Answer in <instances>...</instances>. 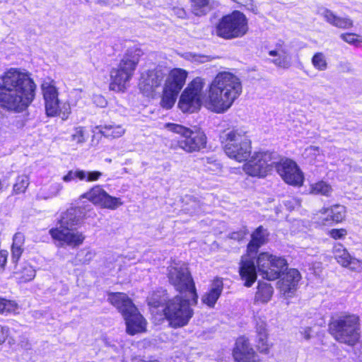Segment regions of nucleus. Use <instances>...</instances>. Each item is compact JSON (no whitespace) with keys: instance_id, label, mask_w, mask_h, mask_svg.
<instances>
[{"instance_id":"obj_1","label":"nucleus","mask_w":362,"mask_h":362,"mask_svg":"<svg viewBox=\"0 0 362 362\" xmlns=\"http://www.w3.org/2000/svg\"><path fill=\"white\" fill-rule=\"evenodd\" d=\"M37 84L31 74L11 67L0 76V107L21 113L28 110L36 97Z\"/></svg>"},{"instance_id":"obj_2","label":"nucleus","mask_w":362,"mask_h":362,"mask_svg":"<svg viewBox=\"0 0 362 362\" xmlns=\"http://www.w3.org/2000/svg\"><path fill=\"white\" fill-rule=\"evenodd\" d=\"M242 90V83L237 76L229 71L218 72L206 88L205 106L214 113H224L239 98Z\"/></svg>"},{"instance_id":"obj_3","label":"nucleus","mask_w":362,"mask_h":362,"mask_svg":"<svg viewBox=\"0 0 362 362\" xmlns=\"http://www.w3.org/2000/svg\"><path fill=\"white\" fill-rule=\"evenodd\" d=\"M143 55L142 49L136 46L125 51L117 66L110 71L109 90L116 93L127 91Z\"/></svg>"},{"instance_id":"obj_4","label":"nucleus","mask_w":362,"mask_h":362,"mask_svg":"<svg viewBox=\"0 0 362 362\" xmlns=\"http://www.w3.org/2000/svg\"><path fill=\"white\" fill-rule=\"evenodd\" d=\"M219 139L224 153L230 159L243 163L250 157L252 140L246 132L238 128H228L222 131Z\"/></svg>"},{"instance_id":"obj_5","label":"nucleus","mask_w":362,"mask_h":362,"mask_svg":"<svg viewBox=\"0 0 362 362\" xmlns=\"http://www.w3.org/2000/svg\"><path fill=\"white\" fill-rule=\"evenodd\" d=\"M165 128L173 133L180 135L177 141V147L188 154L203 152L208 146V137L201 127L193 129L179 124L168 122Z\"/></svg>"},{"instance_id":"obj_6","label":"nucleus","mask_w":362,"mask_h":362,"mask_svg":"<svg viewBox=\"0 0 362 362\" xmlns=\"http://www.w3.org/2000/svg\"><path fill=\"white\" fill-rule=\"evenodd\" d=\"M57 223L59 226L50 228L49 234L58 246L76 248L83 243L85 235L74 228L78 225V218L74 214L68 211L64 213Z\"/></svg>"},{"instance_id":"obj_7","label":"nucleus","mask_w":362,"mask_h":362,"mask_svg":"<svg viewBox=\"0 0 362 362\" xmlns=\"http://www.w3.org/2000/svg\"><path fill=\"white\" fill-rule=\"evenodd\" d=\"M191 305H193L191 298H185L181 295H176L166 300L163 305V314L168 325L173 329L187 325L194 315Z\"/></svg>"},{"instance_id":"obj_8","label":"nucleus","mask_w":362,"mask_h":362,"mask_svg":"<svg viewBox=\"0 0 362 362\" xmlns=\"http://www.w3.org/2000/svg\"><path fill=\"white\" fill-rule=\"evenodd\" d=\"M216 35L226 40L244 37L249 31L248 19L238 10L223 15L215 25Z\"/></svg>"},{"instance_id":"obj_9","label":"nucleus","mask_w":362,"mask_h":362,"mask_svg":"<svg viewBox=\"0 0 362 362\" xmlns=\"http://www.w3.org/2000/svg\"><path fill=\"white\" fill-rule=\"evenodd\" d=\"M329 332L339 342L355 345L360 339V320L356 315L339 317L329 324Z\"/></svg>"},{"instance_id":"obj_10","label":"nucleus","mask_w":362,"mask_h":362,"mask_svg":"<svg viewBox=\"0 0 362 362\" xmlns=\"http://www.w3.org/2000/svg\"><path fill=\"white\" fill-rule=\"evenodd\" d=\"M169 284L180 293H189L193 305L198 303V293L194 280L187 267L170 265L166 274Z\"/></svg>"},{"instance_id":"obj_11","label":"nucleus","mask_w":362,"mask_h":362,"mask_svg":"<svg viewBox=\"0 0 362 362\" xmlns=\"http://www.w3.org/2000/svg\"><path fill=\"white\" fill-rule=\"evenodd\" d=\"M188 72L182 68H173L164 79L161 100L160 104L162 107L171 109L177 99L179 93L184 87Z\"/></svg>"},{"instance_id":"obj_12","label":"nucleus","mask_w":362,"mask_h":362,"mask_svg":"<svg viewBox=\"0 0 362 362\" xmlns=\"http://www.w3.org/2000/svg\"><path fill=\"white\" fill-rule=\"evenodd\" d=\"M256 264L262 277L270 281L280 279L288 267V263L284 257L267 251L257 254Z\"/></svg>"},{"instance_id":"obj_13","label":"nucleus","mask_w":362,"mask_h":362,"mask_svg":"<svg viewBox=\"0 0 362 362\" xmlns=\"http://www.w3.org/2000/svg\"><path fill=\"white\" fill-rule=\"evenodd\" d=\"M274 153L269 151H257L245 161L243 170L249 176L259 178L265 177L269 174L274 164Z\"/></svg>"},{"instance_id":"obj_14","label":"nucleus","mask_w":362,"mask_h":362,"mask_svg":"<svg viewBox=\"0 0 362 362\" xmlns=\"http://www.w3.org/2000/svg\"><path fill=\"white\" fill-rule=\"evenodd\" d=\"M204 79L197 76L184 89L178 102V107L184 113H192L199 110L202 105V94Z\"/></svg>"},{"instance_id":"obj_15","label":"nucleus","mask_w":362,"mask_h":362,"mask_svg":"<svg viewBox=\"0 0 362 362\" xmlns=\"http://www.w3.org/2000/svg\"><path fill=\"white\" fill-rule=\"evenodd\" d=\"M41 91L45 102V113L48 117L61 116L63 119L67 118L70 114V107L62 110L59 99V91L56 82L52 78L45 79L41 85Z\"/></svg>"},{"instance_id":"obj_16","label":"nucleus","mask_w":362,"mask_h":362,"mask_svg":"<svg viewBox=\"0 0 362 362\" xmlns=\"http://www.w3.org/2000/svg\"><path fill=\"white\" fill-rule=\"evenodd\" d=\"M165 76V70L161 66L148 69L140 76L138 83L139 90L144 96L155 98L158 94V89L161 87Z\"/></svg>"},{"instance_id":"obj_17","label":"nucleus","mask_w":362,"mask_h":362,"mask_svg":"<svg viewBox=\"0 0 362 362\" xmlns=\"http://www.w3.org/2000/svg\"><path fill=\"white\" fill-rule=\"evenodd\" d=\"M274 168L286 184L294 187L303 185V174L293 160L282 158L274 164Z\"/></svg>"},{"instance_id":"obj_18","label":"nucleus","mask_w":362,"mask_h":362,"mask_svg":"<svg viewBox=\"0 0 362 362\" xmlns=\"http://www.w3.org/2000/svg\"><path fill=\"white\" fill-rule=\"evenodd\" d=\"M234 362H262L245 336L238 337L232 349Z\"/></svg>"},{"instance_id":"obj_19","label":"nucleus","mask_w":362,"mask_h":362,"mask_svg":"<svg viewBox=\"0 0 362 362\" xmlns=\"http://www.w3.org/2000/svg\"><path fill=\"white\" fill-rule=\"evenodd\" d=\"M258 269L256 264V257L243 255L238 263V274L244 286L250 288L257 279Z\"/></svg>"},{"instance_id":"obj_20","label":"nucleus","mask_w":362,"mask_h":362,"mask_svg":"<svg viewBox=\"0 0 362 362\" xmlns=\"http://www.w3.org/2000/svg\"><path fill=\"white\" fill-rule=\"evenodd\" d=\"M126 325V332L134 336L145 333L147 331V320L141 315L136 306H134L122 315Z\"/></svg>"},{"instance_id":"obj_21","label":"nucleus","mask_w":362,"mask_h":362,"mask_svg":"<svg viewBox=\"0 0 362 362\" xmlns=\"http://www.w3.org/2000/svg\"><path fill=\"white\" fill-rule=\"evenodd\" d=\"M256 337L254 351L261 358L260 355L273 356L274 344L270 341L267 324L264 322H257L255 325Z\"/></svg>"},{"instance_id":"obj_22","label":"nucleus","mask_w":362,"mask_h":362,"mask_svg":"<svg viewBox=\"0 0 362 362\" xmlns=\"http://www.w3.org/2000/svg\"><path fill=\"white\" fill-rule=\"evenodd\" d=\"M269 233L267 228L260 225L251 233L250 239L246 245L245 255L252 256L259 254V249L269 242Z\"/></svg>"},{"instance_id":"obj_23","label":"nucleus","mask_w":362,"mask_h":362,"mask_svg":"<svg viewBox=\"0 0 362 362\" xmlns=\"http://www.w3.org/2000/svg\"><path fill=\"white\" fill-rule=\"evenodd\" d=\"M301 275L296 269H287L279 279V288L284 296H291L297 289Z\"/></svg>"},{"instance_id":"obj_24","label":"nucleus","mask_w":362,"mask_h":362,"mask_svg":"<svg viewBox=\"0 0 362 362\" xmlns=\"http://www.w3.org/2000/svg\"><path fill=\"white\" fill-rule=\"evenodd\" d=\"M320 221L323 225L332 222L341 223L346 218V209L344 205L334 204L330 207H324L320 210Z\"/></svg>"},{"instance_id":"obj_25","label":"nucleus","mask_w":362,"mask_h":362,"mask_svg":"<svg viewBox=\"0 0 362 362\" xmlns=\"http://www.w3.org/2000/svg\"><path fill=\"white\" fill-rule=\"evenodd\" d=\"M103 176V173L98 170L85 171L81 169L69 170L63 175L62 180L66 183L76 181H85L93 182L98 181Z\"/></svg>"},{"instance_id":"obj_26","label":"nucleus","mask_w":362,"mask_h":362,"mask_svg":"<svg viewBox=\"0 0 362 362\" xmlns=\"http://www.w3.org/2000/svg\"><path fill=\"white\" fill-rule=\"evenodd\" d=\"M223 288V279L219 276L214 277L211 281V288L202 297V303L210 308H214L222 294Z\"/></svg>"},{"instance_id":"obj_27","label":"nucleus","mask_w":362,"mask_h":362,"mask_svg":"<svg viewBox=\"0 0 362 362\" xmlns=\"http://www.w3.org/2000/svg\"><path fill=\"white\" fill-rule=\"evenodd\" d=\"M107 301L111 305L115 307L122 315L136 306L132 299L129 298L127 293L123 292L107 293Z\"/></svg>"},{"instance_id":"obj_28","label":"nucleus","mask_w":362,"mask_h":362,"mask_svg":"<svg viewBox=\"0 0 362 362\" xmlns=\"http://www.w3.org/2000/svg\"><path fill=\"white\" fill-rule=\"evenodd\" d=\"M320 14L328 23L334 27L341 29H349L353 27L354 23L351 18L338 16L327 8L322 9Z\"/></svg>"},{"instance_id":"obj_29","label":"nucleus","mask_w":362,"mask_h":362,"mask_svg":"<svg viewBox=\"0 0 362 362\" xmlns=\"http://www.w3.org/2000/svg\"><path fill=\"white\" fill-rule=\"evenodd\" d=\"M21 307L16 300L0 296V315L4 316L18 315Z\"/></svg>"},{"instance_id":"obj_30","label":"nucleus","mask_w":362,"mask_h":362,"mask_svg":"<svg viewBox=\"0 0 362 362\" xmlns=\"http://www.w3.org/2000/svg\"><path fill=\"white\" fill-rule=\"evenodd\" d=\"M274 289L270 284L259 281L255 292V300L257 303H267L273 295Z\"/></svg>"},{"instance_id":"obj_31","label":"nucleus","mask_w":362,"mask_h":362,"mask_svg":"<svg viewBox=\"0 0 362 362\" xmlns=\"http://www.w3.org/2000/svg\"><path fill=\"white\" fill-rule=\"evenodd\" d=\"M106 193L100 186L95 185L91 187L88 192L82 194L80 196L81 199H87L94 204L100 205L103 197Z\"/></svg>"},{"instance_id":"obj_32","label":"nucleus","mask_w":362,"mask_h":362,"mask_svg":"<svg viewBox=\"0 0 362 362\" xmlns=\"http://www.w3.org/2000/svg\"><path fill=\"white\" fill-rule=\"evenodd\" d=\"M18 281L21 284L32 281L35 276V269L30 264L25 262L21 269L15 272Z\"/></svg>"},{"instance_id":"obj_33","label":"nucleus","mask_w":362,"mask_h":362,"mask_svg":"<svg viewBox=\"0 0 362 362\" xmlns=\"http://www.w3.org/2000/svg\"><path fill=\"white\" fill-rule=\"evenodd\" d=\"M192 13L196 16H203L211 10L210 0H190Z\"/></svg>"},{"instance_id":"obj_34","label":"nucleus","mask_w":362,"mask_h":362,"mask_svg":"<svg viewBox=\"0 0 362 362\" xmlns=\"http://www.w3.org/2000/svg\"><path fill=\"white\" fill-rule=\"evenodd\" d=\"M332 252L337 262L344 267H348V262L351 256L343 245L337 243L333 247Z\"/></svg>"},{"instance_id":"obj_35","label":"nucleus","mask_w":362,"mask_h":362,"mask_svg":"<svg viewBox=\"0 0 362 362\" xmlns=\"http://www.w3.org/2000/svg\"><path fill=\"white\" fill-rule=\"evenodd\" d=\"M30 185L29 177L25 174L19 175L16 177L15 182L13 185L11 195H18L24 194Z\"/></svg>"},{"instance_id":"obj_36","label":"nucleus","mask_w":362,"mask_h":362,"mask_svg":"<svg viewBox=\"0 0 362 362\" xmlns=\"http://www.w3.org/2000/svg\"><path fill=\"white\" fill-rule=\"evenodd\" d=\"M19 240V242L23 243V235L20 233H17L14 235L13 240L11 251V260L14 264H17L21 258V256L24 252V249L21 245H18L16 241Z\"/></svg>"},{"instance_id":"obj_37","label":"nucleus","mask_w":362,"mask_h":362,"mask_svg":"<svg viewBox=\"0 0 362 362\" xmlns=\"http://www.w3.org/2000/svg\"><path fill=\"white\" fill-rule=\"evenodd\" d=\"M100 132L107 139H117L124 134V129L120 125H103L100 127Z\"/></svg>"},{"instance_id":"obj_38","label":"nucleus","mask_w":362,"mask_h":362,"mask_svg":"<svg viewBox=\"0 0 362 362\" xmlns=\"http://www.w3.org/2000/svg\"><path fill=\"white\" fill-rule=\"evenodd\" d=\"M122 204V202L119 198L112 197L106 192L100 206L105 209L114 210Z\"/></svg>"},{"instance_id":"obj_39","label":"nucleus","mask_w":362,"mask_h":362,"mask_svg":"<svg viewBox=\"0 0 362 362\" xmlns=\"http://www.w3.org/2000/svg\"><path fill=\"white\" fill-rule=\"evenodd\" d=\"M340 38L349 45L358 47L362 43V37L354 33H341Z\"/></svg>"},{"instance_id":"obj_40","label":"nucleus","mask_w":362,"mask_h":362,"mask_svg":"<svg viewBox=\"0 0 362 362\" xmlns=\"http://www.w3.org/2000/svg\"><path fill=\"white\" fill-rule=\"evenodd\" d=\"M272 63L278 67L288 69L291 66V57L286 52H284V54H279L277 58L272 59Z\"/></svg>"},{"instance_id":"obj_41","label":"nucleus","mask_w":362,"mask_h":362,"mask_svg":"<svg viewBox=\"0 0 362 362\" xmlns=\"http://www.w3.org/2000/svg\"><path fill=\"white\" fill-rule=\"evenodd\" d=\"M347 234V230L345 228H333L327 231V235L334 240L344 239Z\"/></svg>"},{"instance_id":"obj_42","label":"nucleus","mask_w":362,"mask_h":362,"mask_svg":"<svg viewBox=\"0 0 362 362\" xmlns=\"http://www.w3.org/2000/svg\"><path fill=\"white\" fill-rule=\"evenodd\" d=\"M333 192V188L330 184L327 182H318V194L323 196L330 197Z\"/></svg>"},{"instance_id":"obj_43","label":"nucleus","mask_w":362,"mask_h":362,"mask_svg":"<svg viewBox=\"0 0 362 362\" xmlns=\"http://www.w3.org/2000/svg\"><path fill=\"white\" fill-rule=\"evenodd\" d=\"M202 160L205 168L204 170L206 172L215 171L219 168L218 163L212 158L206 157L203 158Z\"/></svg>"},{"instance_id":"obj_44","label":"nucleus","mask_w":362,"mask_h":362,"mask_svg":"<svg viewBox=\"0 0 362 362\" xmlns=\"http://www.w3.org/2000/svg\"><path fill=\"white\" fill-rule=\"evenodd\" d=\"M349 269L351 271L356 272H362V262L359 259L351 257V259L348 262Z\"/></svg>"},{"instance_id":"obj_45","label":"nucleus","mask_w":362,"mask_h":362,"mask_svg":"<svg viewBox=\"0 0 362 362\" xmlns=\"http://www.w3.org/2000/svg\"><path fill=\"white\" fill-rule=\"evenodd\" d=\"M72 139L74 141H76L78 143L84 141V128L83 127H77L74 129V133L72 134Z\"/></svg>"},{"instance_id":"obj_46","label":"nucleus","mask_w":362,"mask_h":362,"mask_svg":"<svg viewBox=\"0 0 362 362\" xmlns=\"http://www.w3.org/2000/svg\"><path fill=\"white\" fill-rule=\"evenodd\" d=\"M10 329L7 326L0 325V344L6 341L9 336Z\"/></svg>"},{"instance_id":"obj_47","label":"nucleus","mask_w":362,"mask_h":362,"mask_svg":"<svg viewBox=\"0 0 362 362\" xmlns=\"http://www.w3.org/2000/svg\"><path fill=\"white\" fill-rule=\"evenodd\" d=\"M8 258V252L5 250H0V270L5 269Z\"/></svg>"},{"instance_id":"obj_48","label":"nucleus","mask_w":362,"mask_h":362,"mask_svg":"<svg viewBox=\"0 0 362 362\" xmlns=\"http://www.w3.org/2000/svg\"><path fill=\"white\" fill-rule=\"evenodd\" d=\"M234 2L239 5V7L246 9H250L253 4L252 0H233Z\"/></svg>"},{"instance_id":"obj_49","label":"nucleus","mask_w":362,"mask_h":362,"mask_svg":"<svg viewBox=\"0 0 362 362\" xmlns=\"http://www.w3.org/2000/svg\"><path fill=\"white\" fill-rule=\"evenodd\" d=\"M327 66V64L325 57L321 53H318V69L325 70Z\"/></svg>"},{"instance_id":"obj_50","label":"nucleus","mask_w":362,"mask_h":362,"mask_svg":"<svg viewBox=\"0 0 362 362\" xmlns=\"http://www.w3.org/2000/svg\"><path fill=\"white\" fill-rule=\"evenodd\" d=\"M176 14L181 18H185L187 17V13L182 8H177L176 9Z\"/></svg>"},{"instance_id":"obj_51","label":"nucleus","mask_w":362,"mask_h":362,"mask_svg":"<svg viewBox=\"0 0 362 362\" xmlns=\"http://www.w3.org/2000/svg\"><path fill=\"white\" fill-rule=\"evenodd\" d=\"M148 306L154 308H158L160 305V302L159 300H151L148 302Z\"/></svg>"},{"instance_id":"obj_52","label":"nucleus","mask_w":362,"mask_h":362,"mask_svg":"<svg viewBox=\"0 0 362 362\" xmlns=\"http://www.w3.org/2000/svg\"><path fill=\"white\" fill-rule=\"evenodd\" d=\"M339 66L342 71H349L350 69V64L348 62H340Z\"/></svg>"},{"instance_id":"obj_53","label":"nucleus","mask_w":362,"mask_h":362,"mask_svg":"<svg viewBox=\"0 0 362 362\" xmlns=\"http://www.w3.org/2000/svg\"><path fill=\"white\" fill-rule=\"evenodd\" d=\"M312 62L314 66H317V53H315L312 57Z\"/></svg>"},{"instance_id":"obj_54","label":"nucleus","mask_w":362,"mask_h":362,"mask_svg":"<svg viewBox=\"0 0 362 362\" xmlns=\"http://www.w3.org/2000/svg\"><path fill=\"white\" fill-rule=\"evenodd\" d=\"M269 55L274 57L278 56L279 54L276 50H270L269 52Z\"/></svg>"},{"instance_id":"obj_55","label":"nucleus","mask_w":362,"mask_h":362,"mask_svg":"<svg viewBox=\"0 0 362 362\" xmlns=\"http://www.w3.org/2000/svg\"><path fill=\"white\" fill-rule=\"evenodd\" d=\"M305 338L308 339L310 338L309 334L306 333L305 335Z\"/></svg>"},{"instance_id":"obj_56","label":"nucleus","mask_w":362,"mask_h":362,"mask_svg":"<svg viewBox=\"0 0 362 362\" xmlns=\"http://www.w3.org/2000/svg\"><path fill=\"white\" fill-rule=\"evenodd\" d=\"M146 362H160V361H158V360H152V361H148Z\"/></svg>"}]
</instances>
